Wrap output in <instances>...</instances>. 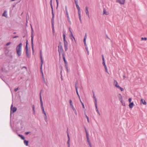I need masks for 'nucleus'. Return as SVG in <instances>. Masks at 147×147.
<instances>
[{
    "instance_id": "473e14b6",
    "label": "nucleus",
    "mask_w": 147,
    "mask_h": 147,
    "mask_svg": "<svg viewBox=\"0 0 147 147\" xmlns=\"http://www.w3.org/2000/svg\"><path fill=\"white\" fill-rule=\"evenodd\" d=\"M86 138H87V142H88V141H89L90 140H89V135H86Z\"/></svg>"
},
{
    "instance_id": "c85d7f7f",
    "label": "nucleus",
    "mask_w": 147,
    "mask_h": 147,
    "mask_svg": "<svg viewBox=\"0 0 147 147\" xmlns=\"http://www.w3.org/2000/svg\"><path fill=\"white\" fill-rule=\"evenodd\" d=\"M84 114L87 118V121H88V123H89V118L88 117L86 113H84Z\"/></svg>"
},
{
    "instance_id": "aec40b11",
    "label": "nucleus",
    "mask_w": 147,
    "mask_h": 147,
    "mask_svg": "<svg viewBox=\"0 0 147 147\" xmlns=\"http://www.w3.org/2000/svg\"><path fill=\"white\" fill-rule=\"evenodd\" d=\"M6 13L7 11H5L3 13L2 16L7 17V15L6 14Z\"/></svg>"
},
{
    "instance_id": "bf43d9fd",
    "label": "nucleus",
    "mask_w": 147,
    "mask_h": 147,
    "mask_svg": "<svg viewBox=\"0 0 147 147\" xmlns=\"http://www.w3.org/2000/svg\"><path fill=\"white\" fill-rule=\"evenodd\" d=\"M85 48H86V51H88V47H87H87H85Z\"/></svg>"
},
{
    "instance_id": "864d4df0",
    "label": "nucleus",
    "mask_w": 147,
    "mask_h": 147,
    "mask_svg": "<svg viewBox=\"0 0 147 147\" xmlns=\"http://www.w3.org/2000/svg\"><path fill=\"white\" fill-rule=\"evenodd\" d=\"M86 39L84 38L83 40L84 43H85L86 42Z\"/></svg>"
},
{
    "instance_id": "6e6552de",
    "label": "nucleus",
    "mask_w": 147,
    "mask_h": 147,
    "mask_svg": "<svg viewBox=\"0 0 147 147\" xmlns=\"http://www.w3.org/2000/svg\"><path fill=\"white\" fill-rule=\"evenodd\" d=\"M31 37V40L32 47V50L33 52H34V46H33V40L34 37H33V32H32Z\"/></svg>"
},
{
    "instance_id": "72a5a7b5",
    "label": "nucleus",
    "mask_w": 147,
    "mask_h": 147,
    "mask_svg": "<svg viewBox=\"0 0 147 147\" xmlns=\"http://www.w3.org/2000/svg\"><path fill=\"white\" fill-rule=\"evenodd\" d=\"M67 137L68 138V139L70 140L69 136V134L68 131H67Z\"/></svg>"
},
{
    "instance_id": "7ed1b4c3",
    "label": "nucleus",
    "mask_w": 147,
    "mask_h": 147,
    "mask_svg": "<svg viewBox=\"0 0 147 147\" xmlns=\"http://www.w3.org/2000/svg\"><path fill=\"white\" fill-rule=\"evenodd\" d=\"M42 90H41V91L40 92V104H41V108L42 110V111L44 113L45 117V119H46V113H45L44 108L43 106V103L42 100V97L41 96V93Z\"/></svg>"
},
{
    "instance_id": "e433bc0d",
    "label": "nucleus",
    "mask_w": 147,
    "mask_h": 147,
    "mask_svg": "<svg viewBox=\"0 0 147 147\" xmlns=\"http://www.w3.org/2000/svg\"><path fill=\"white\" fill-rule=\"evenodd\" d=\"M32 110L33 111H34V105H33L32 106Z\"/></svg>"
},
{
    "instance_id": "ddd939ff",
    "label": "nucleus",
    "mask_w": 147,
    "mask_h": 147,
    "mask_svg": "<svg viewBox=\"0 0 147 147\" xmlns=\"http://www.w3.org/2000/svg\"><path fill=\"white\" fill-rule=\"evenodd\" d=\"M76 7L78 10V13H81V11L80 7L78 5V3H77L76 4Z\"/></svg>"
},
{
    "instance_id": "f03ea898",
    "label": "nucleus",
    "mask_w": 147,
    "mask_h": 147,
    "mask_svg": "<svg viewBox=\"0 0 147 147\" xmlns=\"http://www.w3.org/2000/svg\"><path fill=\"white\" fill-rule=\"evenodd\" d=\"M40 57L41 62V65H40V72L42 74V79L43 81L45 83L46 82H45V78H44V74H43V72L42 71V63H43V60H42V55H41V51L40 52Z\"/></svg>"
},
{
    "instance_id": "ea45409f",
    "label": "nucleus",
    "mask_w": 147,
    "mask_h": 147,
    "mask_svg": "<svg viewBox=\"0 0 147 147\" xmlns=\"http://www.w3.org/2000/svg\"><path fill=\"white\" fill-rule=\"evenodd\" d=\"M102 64L103 65V66H104V67H107L106 65V64H105V62H102Z\"/></svg>"
},
{
    "instance_id": "5fc2aeb1",
    "label": "nucleus",
    "mask_w": 147,
    "mask_h": 147,
    "mask_svg": "<svg viewBox=\"0 0 147 147\" xmlns=\"http://www.w3.org/2000/svg\"><path fill=\"white\" fill-rule=\"evenodd\" d=\"M18 37V36H13V38H17V37Z\"/></svg>"
},
{
    "instance_id": "4d7b16f0",
    "label": "nucleus",
    "mask_w": 147,
    "mask_h": 147,
    "mask_svg": "<svg viewBox=\"0 0 147 147\" xmlns=\"http://www.w3.org/2000/svg\"><path fill=\"white\" fill-rule=\"evenodd\" d=\"M120 89L121 91H123V89L121 87V88H120Z\"/></svg>"
},
{
    "instance_id": "c03bdc74",
    "label": "nucleus",
    "mask_w": 147,
    "mask_h": 147,
    "mask_svg": "<svg viewBox=\"0 0 147 147\" xmlns=\"http://www.w3.org/2000/svg\"><path fill=\"white\" fill-rule=\"evenodd\" d=\"M105 71L106 72H107V67H105Z\"/></svg>"
},
{
    "instance_id": "13d9d810",
    "label": "nucleus",
    "mask_w": 147,
    "mask_h": 147,
    "mask_svg": "<svg viewBox=\"0 0 147 147\" xmlns=\"http://www.w3.org/2000/svg\"><path fill=\"white\" fill-rule=\"evenodd\" d=\"M65 12L66 16L69 15L68 11L66 12Z\"/></svg>"
},
{
    "instance_id": "5701e85b",
    "label": "nucleus",
    "mask_w": 147,
    "mask_h": 147,
    "mask_svg": "<svg viewBox=\"0 0 147 147\" xmlns=\"http://www.w3.org/2000/svg\"><path fill=\"white\" fill-rule=\"evenodd\" d=\"M28 141L26 140H24V143L25 145L26 146H28Z\"/></svg>"
},
{
    "instance_id": "f3484780",
    "label": "nucleus",
    "mask_w": 147,
    "mask_h": 147,
    "mask_svg": "<svg viewBox=\"0 0 147 147\" xmlns=\"http://www.w3.org/2000/svg\"><path fill=\"white\" fill-rule=\"evenodd\" d=\"M86 15L88 16V17L89 18L88 9L87 7H86Z\"/></svg>"
},
{
    "instance_id": "8fccbe9b",
    "label": "nucleus",
    "mask_w": 147,
    "mask_h": 147,
    "mask_svg": "<svg viewBox=\"0 0 147 147\" xmlns=\"http://www.w3.org/2000/svg\"><path fill=\"white\" fill-rule=\"evenodd\" d=\"M87 34H86V33L85 34V35L84 36V38H85V39H86L87 38Z\"/></svg>"
},
{
    "instance_id": "69168bd1",
    "label": "nucleus",
    "mask_w": 147,
    "mask_h": 147,
    "mask_svg": "<svg viewBox=\"0 0 147 147\" xmlns=\"http://www.w3.org/2000/svg\"><path fill=\"white\" fill-rule=\"evenodd\" d=\"M74 113H75L76 114H77V112L76 110V111H74Z\"/></svg>"
},
{
    "instance_id": "3c124183",
    "label": "nucleus",
    "mask_w": 147,
    "mask_h": 147,
    "mask_svg": "<svg viewBox=\"0 0 147 147\" xmlns=\"http://www.w3.org/2000/svg\"><path fill=\"white\" fill-rule=\"evenodd\" d=\"M18 87L17 88H16L14 90V91L15 92H16L18 90Z\"/></svg>"
},
{
    "instance_id": "680f3d73",
    "label": "nucleus",
    "mask_w": 147,
    "mask_h": 147,
    "mask_svg": "<svg viewBox=\"0 0 147 147\" xmlns=\"http://www.w3.org/2000/svg\"><path fill=\"white\" fill-rule=\"evenodd\" d=\"M67 16V19H69V18H69V15H67V16Z\"/></svg>"
},
{
    "instance_id": "a19ab883",
    "label": "nucleus",
    "mask_w": 147,
    "mask_h": 147,
    "mask_svg": "<svg viewBox=\"0 0 147 147\" xmlns=\"http://www.w3.org/2000/svg\"><path fill=\"white\" fill-rule=\"evenodd\" d=\"M56 3H57V7L58 6V4H59V2H58V0H56Z\"/></svg>"
},
{
    "instance_id": "c756f323",
    "label": "nucleus",
    "mask_w": 147,
    "mask_h": 147,
    "mask_svg": "<svg viewBox=\"0 0 147 147\" xmlns=\"http://www.w3.org/2000/svg\"><path fill=\"white\" fill-rule=\"evenodd\" d=\"M121 102L122 105L124 106H125V103L124 101H121V102Z\"/></svg>"
},
{
    "instance_id": "dca6fc26",
    "label": "nucleus",
    "mask_w": 147,
    "mask_h": 147,
    "mask_svg": "<svg viewBox=\"0 0 147 147\" xmlns=\"http://www.w3.org/2000/svg\"><path fill=\"white\" fill-rule=\"evenodd\" d=\"M95 108H96V111L97 112V113H98V115L99 116H100V112L98 110V109L97 105H95Z\"/></svg>"
},
{
    "instance_id": "4c0bfd02",
    "label": "nucleus",
    "mask_w": 147,
    "mask_h": 147,
    "mask_svg": "<svg viewBox=\"0 0 147 147\" xmlns=\"http://www.w3.org/2000/svg\"><path fill=\"white\" fill-rule=\"evenodd\" d=\"M11 43V42H8L6 44V46H8Z\"/></svg>"
},
{
    "instance_id": "e2e57ef3",
    "label": "nucleus",
    "mask_w": 147,
    "mask_h": 147,
    "mask_svg": "<svg viewBox=\"0 0 147 147\" xmlns=\"http://www.w3.org/2000/svg\"><path fill=\"white\" fill-rule=\"evenodd\" d=\"M84 43V45L85 46V47H87L86 42L85 43Z\"/></svg>"
},
{
    "instance_id": "a18cd8bd",
    "label": "nucleus",
    "mask_w": 147,
    "mask_h": 147,
    "mask_svg": "<svg viewBox=\"0 0 147 147\" xmlns=\"http://www.w3.org/2000/svg\"><path fill=\"white\" fill-rule=\"evenodd\" d=\"M116 87L119 89H120L121 88V87L119 86L118 85H117Z\"/></svg>"
},
{
    "instance_id": "9b49d317",
    "label": "nucleus",
    "mask_w": 147,
    "mask_h": 147,
    "mask_svg": "<svg viewBox=\"0 0 147 147\" xmlns=\"http://www.w3.org/2000/svg\"><path fill=\"white\" fill-rule=\"evenodd\" d=\"M70 105L71 106V108H72L73 111H76V109L74 108V106L72 104V101L71 100H69Z\"/></svg>"
},
{
    "instance_id": "1a4fd4ad",
    "label": "nucleus",
    "mask_w": 147,
    "mask_h": 147,
    "mask_svg": "<svg viewBox=\"0 0 147 147\" xmlns=\"http://www.w3.org/2000/svg\"><path fill=\"white\" fill-rule=\"evenodd\" d=\"M125 0H123L122 1L120 0H116V2L118 3L121 5H123L125 3Z\"/></svg>"
},
{
    "instance_id": "338daca9",
    "label": "nucleus",
    "mask_w": 147,
    "mask_h": 147,
    "mask_svg": "<svg viewBox=\"0 0 147 147\" xmlns=\"http://www.w3.org/2000/svg\"><path fill=\"white\" fill-rule=\"evenodd\" d=\"M126 78L125 76L124 75L123 76V78L124 79H125Z\"/></svg>"
},
{
    "instance_id": "052dcab7",
    "label": "nucleus",
    "mask_w": 147,
    "mask_h": 147,
    "mask_svg": "<svg viewBox=\"0 0 147 147\" xmlns=\"http://www.w3.org/2000/svg\"><path fill=\"white\" fill-rule=\"evenodd\" d=\"M67 16V19H69V18H69V15H67V16Z\"/></svg>"
},
{
    "instance_id": "a878e982",
    "label": "nucleus",
    "mask_w": 147,
    "mask_h": 147,
    "mask_svg": "<svg viewBox=\"0 0 147 147\" xmlns=\"http://www.w3.org/2000/svg\"><path fill=\"white\" fill-rule=\"evenodd\" d=\"M119 94L120 96L119 97V100L120 102H121V101H123L122 96H121V94Z\"/></svg>"
},
{
    "instance_id": "b1692460",
    "label": "nucleus",
    "mask_w": 147,
    "mask_h": 147,
    "mask_svg": "<svg viewBox=\"0 0 147 147\" xmlns=\"http://www.w3.org/2000/svg\"><path fill=\"white\" fill-rule=\"evenodd\" d=\"M104 14H105L106 15H108L109 14V13L108 12H107L104 9L103 10V13Z\"/></svg>"
},
{
    "instance_id": "58836bf2",
    "label": "nucleus",
    "mask_w": 147,
    "mask_h": 147,
    "mask_svg": "<svg viewBox=\"0 0 147 147\" xmlns=\"http://www.w3.org/2000/svg\"><path fill=\"white\" fill-rule=\"evenodd\" d=\"M141 40H147V38H146V37H144V38L142 37L141 38Z\"/></svg>"
},
{
    "instance_id": "39448f33",
    "label": "nucleus",
    "mask_w": 147,
    "mask_h": 147,
    "mask_svg": "<svg viewBox=\"0 0 147 147\" xmlns=\"http://www.w3.org/2000/svg\"><path fill=\"white\" fill-rule=\"evenodd\" d=\"M63 40L64 43V48L65 51H67L68 49V43L65 39V35L64 33H63Z\"/></svg>"
},
{
    "instance_id": "cd10ccee",
    "label": "nucleus",
    "mask_w": 147,
    "mask_h": 147,
    "mask_svg": "<svg viewBox=\"0 0 147 147\" xmlns=\"http://www.w3.org/2000/svg\"><path fill=\"white\" fill-rule=\"evenodd\" d=\"M78 16H79V19L80 20V22H81L82 20H81V13H78Z\"/></svg>"
},
{
    "instance_id": "79ce46f5",
    "label": "nucleus",
    "mask_w": 147,
    "mask_h": 147,
    "mask_svg": "<svg viewBox=\"0 0 147 147\" xmlns=\"http://www.w3.org/2000/svg\"><path fill=\"white\" fill-rule=\"evenodd\" d=\"M74 2H75V4H77V3H78V0H74Z\"/></svg>"
},
{
    "instance_id": "f8f14e48",
    "label": "nucleus",
    "mask_w": 147,
    "mask_h": 147,
    "mask_svg": "<svg viewBox=\"0 0 147 147\" xmlns=\"http://www.w3.org/2000/svg\"><path fill=\"white\" fill-rule=\"evenodd\" d=\"M77 83H78V82H77V81L76 82V84H75V87H76V92L78 96L79 97L80 99V98L79 95L78 94V89H77Z\"/></svg>"
},
{
    "instance_id": "6ab92c4d",
    "label": "nucleus",
    "mask_w": 147,
    "mask_h": 147,
    "mask_svg": "<svg viewBox=\"0 0 147 147\" xmlns=\"http://www.w3.org/2000/svg\"><path fill=\"white\" fill-rule=\"evenodd\" d=\"M62 56L63 57V61L64 62L65 64H67V63L66 60V59H65V55H64L63 56Z\"/></svg>"
},
{
    "instance_id": "f704fd0d",
    "label": "nucleus",
    "mask_w": 147,
    "mask_h": 147,
    "mask_svg": "<svg viewBox=\"0 0 147 147\" xmlns=\"http://www.w3.org/2000/svg\"><path fill=\"white\" fill-rule=\"evenodd\" d=\"M80 102L81 103V104H82V107H83V108H85V107H84V103L82 102V101H81V100H80Z\"/></svg>"
},
{
    "instance_id": "603ef678",
    "label": "nucleus",
    "mask_w": 147,
    "mask_h": 147,
    "mask_svg": "<svg viewBox=\"0 0 147 147\" xmlns=\"http://www.w3.org/2000/svg\"><path fill=\"white\" fill-rule=\"evenodd\" d=\"M65 12L68 11L67 9V6H65Z\"/></svg>"
},
{
    "instance_id": "de8ad7c7",
    "label": "nucleus",
    "mask_w": 147,
    "mask_h": 147,
    "mask_svg": "<svg viewBox=\"0 0 147 147\" xmlns=\"http://www.w3.org/2000/svg\"><path fill=\"white\" fill-rule=\"evenodd\" d=\"M131 98H130L129 99V103L131 102Z\"/></svg>"
},
{
    "instance_id": "0e129e2a",
    "label": "nucleus",
    "mask_w": 147,
    "mask_h": 147,
    "mask_svg": "<svg viewBox=\"0 0 147 147\" xmlns=\"http://www.w3.org/2000/svg\"><path fill=\"white\" fill-rule=\"evenodd\" d=\"M74 113H75L76 114H77V112L76 110V111H74Z\"/></svg>"
},
{
    "instance_id": "2f4dec72",
    "label": "nucleus",
    "mask_w": 147,
    "mask_h": 147,
    "mask_svg": "<svg viewBox=\"0 0 147 147\" xmlns=\"http://www.w3.org/2000/svg\"><path fill=\"white\" fill-rule=\"evenodd\" d=\"M84 129H85V132H86V135H88V134L86 130V128L84 127Z\"/></svg>"
},
{
    "instance_id": "bb28decb",
    "label": "nucleus",
    "mask_w": 147,
    "mask_h": 147,
    "mask_svg": "<svg viewBox=\"0 0 147 147\" xmlns=\"http://www.w3.org/2000/svg\"><path fill=\"white\" fill-rule=\"evenodd\" d=\"M18 136L20 137L21 138V139L23 140H24L25 138L24 136H23L22 135H21V134H18Z\"/></svg>"
},
{
    "instance_id": "2eb2a0df",
    "label": "nucleus",
    "mask_w": 147,
    "mask_h": 147,
    "mask_svg": "<svg viewBox=\"0 0 147 147\" xmlns=\"http://www.w3.org/2000/svg\"><path fill=\"white\" fill-rule=\"evenodd\" d=\"M93 97L94 98V99L95 105H97V99H96V96H95L94 94V92H93Z\"/></svg>"
},
{
    "instance_id": "9d476101",
    "label": "nucleus",
    "mask_w": 147,
    "mask_h": 147,
    "mask_svg": "<svg viewBox=\"0 0 147 147\" xmlns=\"http://www.w3.org/2000/svg\"><path fill=\"white\" fill-rule=\"evenodd\" d=\"M13 105H12L11 106V111H12L13 113H14L16 111L17 109V108L15 107L13 108Z\"/></svg>"
},
{
    "instance_id": "4be33fe9",
    "label": "nucleus",
    "mask_w": 147,
    "mask_h": 147,
    "mask_svg": "<svg viewBox=\"0 0 147 147\" xmlns=\"http://www.w3.org/2000/svg\"><path fill=\"white\" fill-rule=\"evenodd\" d=\"M141 102L144 105H146V102L145 100H144L143 99H142L141 100Z\"/></svg>"
},
{
    "instance_id": "37998d69",
    "label": "nucleus",
    "mask_w": 147,
    "mask_h": 147,
    "mask_svg": "<svg viewBox=\"0 0 147 147\" xmlns=\"http://www.w3.org/2000/svg\"><path fill=\"white\" fill-rule=\"evenodd\" d=\"M30 132L28 131V132H27L25 133V134L26 135H27L29 134H30Z\"/></svg>"
},
{
    "instance_id": "f257e3e1",
    "label": "nucleus",
    "mask_w": 147,
    "mask_h": 147,
    "mask_svg": "<svg viewBox=\"0 0 147 147\" xmlns=\"http://www.w3.org/2000/svg\"><path fill=\"white\" fill-rule=\"evenodd\" d=\"M22 46V44L20 43L16 47V52L18 56H20L21 54Z\"/></svg>"
},
{
    "instance_id": "20e7f679",
    "label": "nucleus",
    "mask_w": 147,
    "mask_h": 147,
    "mask_svg": "<svg viewBox=\"0 0 147 147\" xmlns=\"http://www.w3.org/2000/svg\"><path fill=\"white\" fill-rule=\"evenodd\" d=\"M52 0H51L50 2H51V8L52 9V19H51V23H52L53 30L54 31V15L53 12V6L52 5Z\"/></svg>"
},
{
    "instance_id": "7c9ffc66",
    "label": "nucleus",
    "mask_w": 147,
    "mask_h": 147,
    "mask_svg": "<svg viewBox=\"0 0 147 147\" xmlns=\"http://www.w3.org/2000/svg\"><path fill=\"white\" fill-rule=\"evenodd\" d=\"M102 62H105V58L104 57V56L103 55H102Z\"/></svg>"
},
{
    "instance_id": "393cba45",
    "label": "nucleus",
    "mask_w": 147,
    "mask_h": 147,
    "mask_svg": "<svg viewBox=\"0 0 147 147\" xmlns=\"http://www.w3.org/2000/svg\"><path fill=\"white\" fill-rule=\"evenodd\" d=\"M65 67L67 69V72H68V68L67 63L65 64Z\"/></svg>"
},
{
    "instance_id": "423d86ee",
    "label": "nucleus",
    "mask_w": 147,
    "mask_h": 147,
    "mask_svg": "<svg viewBox=\"0 0 147 147\" xmlns=\"http://www.w3.org/2000/svg\"><path fill=\"white\" fill-rule=\"evenodd\" d=\"M59 55H60L61 54H62V56L65 55V53L63 51V50L62 46H61L59 49Z\"/></svg>"
},
{
    "instance_id": "412c9836",
    "label": "nucleus",
    "mask_w": 147,
    "mask_h": 147,
    "mask_svg": "<svg viewBox=\"0 0 147 147\" xmlns=\"http://www.w3.org/2000/svg\"><path fill=\"white\" fill-rule=\"evenodd\" d=\"M114 84L115 86L118 85V82L115 80H114Z\"/></svg>"
},
{
    "instance_id": "774afa93",
    "label": "nucleus",
    "mask_w": 147,
    "mask_h": 147,
    "mask_svg": "<svg viewBox=\"0 0 147 147\" xmlns=\"http://www.w3.org/2000/svg\"><path fill=\"white\" fill-rule=\"evenodd\" d=\"M68 147H70V144L68 145Z\"/></svg>"
},
{
    "instance_id": "49530a36",
    "label": "nucleus",
    "mask_w": 147,
    "mask_h": 147,
    "mask_svg": "<svg viewBox=\"0 0 147 147\" xmlns=\"http://www.w3.org/2000/svg\"><path fill=\"white\" fill-rule=\"evenodd\" d=\"M70 140L68 139V140L67 141V144L68 145L70 144Z\"/></svg>"
},
{
    "instance_id": "0eeeda50",
    "label": "nucleus",
    "mask_w": 147,
    "mask_h": 147,
    "mask_svg": "<svg viewBox=\"0 0 147 147\" xmlns=\"http://www.w3.org/2000/svg\"><path fill=\"white\" fill-rule=\"evenodd\" d=\"M28 43L27 42V40L26 44V46L25 47V49H26V52L27 56V57H29V54L28 53Z\"/></svg>"
},
{
    "instance_id": "a211bd4d",
    "label": "nucleus",
    "mask_w": 147,
    "mask_h": 147,
    "mask_svg": "<svg viewBox=\"0 0 147 147\" xmlns=\"http://www.w3.org/2000/svg\"><path fill=\"white\" fill-rule=\"evenodd\" d=\"M134 105V103L133 102H130L129 104V107L130 108H132Z\"/></svg>"
},
{
    "instance_id": "09e8293b",
    "label": "nucleus",
    "mask_w": 147,
    "mask_h": 147,
    "mask_svg": "<svg viewBox=\"0 0 147 147\" xmlns=\"http://www.w3.org/2000/svg\"><path fill=\"white\" fill-rule=\"evenodd\" d=\"M68 19V22H69V23L70 24H71V21L70 20V18H69V19Z\"/></svg>"
},
{
    "instance_id": "6e6d98bb",
    "label": "nucleus",
    "mask_w": 147,
    "mask_h": 147,
    "mask_svg": "<svg viewBox=\"0 0 147 147\" xmlns=\"http://www.w3.org/2000/svg\"><path fill=\"white\" fill-rule=\"evenodd\" d=\"M69 31H70V34H71V33H72V31H71V30L70 29V28H69Z\"/></svg>"
},
{
    "instance_id": "4468645a",
    "label": "nucleus",
    "mask_w": 147,
    "mask_h": 147,
    "mask_svg": "<svg viewBox=\"0 0 147 147\" xmlns=\"http://www.w3.org/2000/svg\"><path fill=\"white\" fill-rule=\"evenodd\" d=\"M70 38H71V40L72 41H73L74 40L75 41V38H74V35H73V34L72 33H71V34H70Z\"/></svg>"
},
{
    "instance_id": "c9c22d12",
    "label": "nucleus",
    "mask_w": 147,
    "mask_h": 147,
    "mask_svg": "<svg viewBox=\"0 0 147 147\" xmlns=\"http://www.w3.org/2000/svg\"><path fill=\"white\" fill-rule=\"evenodd\" d=\"M88 144H89L90 147H91L92 145H91V143H90V141H88Z\"/></svg>"
}]
</instances>
